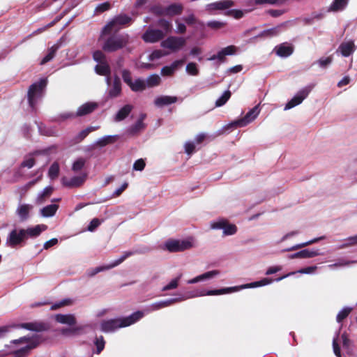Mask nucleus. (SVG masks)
<instances>
[{"label":"nucleus","instance_id":"nucleus-53","mask_svg":"<svg viewBox=\"0 0 357 357\" xmlns=\"http://www.w3.org/2000/svg\"><path fill=\"white\" fill-rule=\"evenodd\" d=\"M167 54V53H165L160 50H155L149 55V61H154L155 59H160Z\"/></svg>","mask_w":357,"mask_h":357},{"label":"nucleus","instance_id":"nucleus-49","mask_svg":"<svg viewBox=\"0 0 357 357\" xmlns=\"http://www.w3.org/2000/svg\"><path fill=\"white\" fill-rule=\"evenodd\" d=\"M59 173V166L56 162H54L49 169V176L50 178L54 179L56 178Z\"/></svg>","mask_w":357,"mask_h":357},{"label":"nucleus","instance_id":"nucleus-48","mask_svg":"<svg viewBox=\"0 0 357 357\" xmlns=\"http://www.w3.org/2000/svg\"><path fill=\"white\" fill-rule=\"evenodd\" d=\"M231 96V92L226 91L224 93L216 100L215 106L220 107L225 105Z\"/></svg>","mask_w":357,"mask_h":357},{"label":"nucleus","instance_id":"nucleus-61","mask_svg":"<svg viewBox=\"0 0 357 357\" xmlns=\"http://www.w3.org/2000/svg\"><path fill=\"white\" fill-rule=\"evenodd\" d=\"M100 225V220L98 218L93 219L88 226V230L93 231Z\"/></svg>","mask_w":357,"mask_h":357},{"label":"nucleus","instance_id":"nucleus-17","mask_svg":"<svg viewBox=\"0 0 357 357\" xmlns=\"http://www.w3.org/2000/svg\"><path fill=\"white\" fill-rule=\"evenodd\" d=\"M132 253L131 252H127L122 257H121L119 259L115 260L114 261L112 262L111 264H109L108 265H106V266L96 267V268L92 269L89 273V274L91 276H93V275H95L96 274H97L98 273H99L100 271H105V270H109V269L113 268L117 266L118 265H119L120 264H121L126 258H128V257L132 255Z\"/></svg>","mask_w":357,"mask_h":357},{"label":"nucleus","instance_id":"nucleus-59","mask_svg":"<svg viewBox=\"0 0 357 357\" xmlns=\"http://www.w3.org/2000/svg\"><path fill=\"white\" fill-rule=\"evenodd\" d=\"M145 167V162L143 159L136 160L133 165V169L136 171H142Z\"/></svg>","mask_w":357,"mask_h":357},{"label":"nucleus","instance_id":"nucleus-64","mask_svg":"<svg viewBox=\"0 0 357 357\" xmlns=\"http://www.w3.org/2000/svg\"><path fill=\"white\" fill-rule=\"evenodd\" d=\"M227 15L234 17L236 19L241 18L243 15V13L241 10H232L227 13Z\"/></svg>","mask_w":357,"mask_h":357},{"label":"nucleus","instance_id":"nucleus-30","mask_svg":"<svg viewBox=\"0 0 357 357\" xmlns=\"http://www.w3.org/2000/svg\"><path fill=\"white\" fill-rule=\"evenodd\" d=\"M32 206L29 204L20 205L19 207L17 208V213L20 219L22 220H26L28 218L29 213L32 209Z\"/></svg>","mask_w":357,"mask_h":357},{"label":"nucleus","instance_id":"nucleus-45","mask_svg":"<svg viewBox=\"0 0 357 357\" xmlns=\"http://www.w3.org/2000/svg\"><path fill=\"white\" fill-rule=\"evenodd\" d=\"M182 274H180L176 278L172 279L167 284L163 287L162 290L165 291L176 289L178 286Z\"/></svg>","mask_w":357,"mask_h":357},{"label":"nucleus","instance_id":"nucleus-54","mask_svg":"<svg viewBox=\"0 0 357 357\" xmlns=\"http://www.w3.org/2000/svg\"><path fill=\"white\" fill-rule=\"evenodd\" d=\"M93 59L100 63L102 62H107L105 54L101 51H96L93 55Z\"/></svg>","mask_w":357,"mask_h":357},{"label":"nucleus","instance_id":"nucleus-9","mask_svg":"<svg viewBox=\"0 0 357 357\" xmlns=\"http://www.w3.org/2000/svg\"><path fill=\"white\" fill-rule=\"evenodd\" d=\"M210 227L212 229H222L223 236H232L237 232V227L225 219H218L211 222Z\"/></svg>","mask_w":357,"mask_h":357},{"label":"nucleus","instance_id":"nucleus-38","mask_svg":"<svg viewBox=\"0 0 357 357\" xmlns=\"http://www.w3.org/2000/svg\"><path fill=\"white\" fill-rule=\"evenodd\" d=\"M58 49H59V45H54L52 47H51L48 50V52H47V54H46V56L41 60L40 64L44 65L46 63H47L48 61H51L54 58L55 53Z\"/></svg>","mask_w":357,"mask_h":357},{"label":"nucleus","instance_id":"nucleus-41","mask_svg":"<svg viewBox=\"0 0 357 357\" xmlns=\"http://www.w3.org/2000/svg\"><path fill=\"white\" fill-rule=\"evenodd\" d=\"M53 192V188L52 187H50V186H48V187H46L43 190V192H41L40 193L38 194V197H37V199H36V202L38 203V204H41L43 202V201L49 197L51 194Z\"/></svg>","mask_w":357,"mask_h":357},{"label":"nucleus","instance_id":"nucleus-11","mask_svg":"<svg viewBox=\"0 0 357 357\" xmlns=\"http://www.w3.org/2000/svg\"><path fill=\"white\" fill-rule=\"evenodd\" d=\"M165 36V33L160 29L148 28L142 36L145 43H155L161 40Z\"/></svg>","mask_w":357,"mask_h":357},{"label":"nucleus","instance_id":"nucleus-7","mask_svg":"<svg viewBox=\"0 0 357 357\" xmlns=\"http://www.w3.org/2000/svg\"><path fill=\"white\" fill-rule=\"evenodd\" d=\"M185 45L186 38L178 36H169L160 43L162 47L169 50L172 52H177L181 50Z\"/></svg>","mask_w":357,"mask_h":357},{"label":"nucleus","instance_id":"nucleus-57","mask_svg":"<svg viewBox=\"0 0 357 357\" xmlns=\"http://www.w3.org/2000/svg\"><path fill=\"white\" fill-rule=\"evenodd\" d=\"M71 303V301L68 299H64L61 301H59L58 303H56L55 304L52 305L50 307L52 310H57L60 307H62L63 306L70 305Z\"/></svg>","mask_w":357,"mask_h":357},{"label":"nucleus","instance_id":"nucleus-63","mask_svg":"<svg viewBox=\"0 0 357 357\" xmlns=\"http://www.w3.org/2000/svg\"><path fill=\"white\" fill-rule=\"evenodd\" d=\"M225 24L219 21H211L207 23V26L213 29H220L224 26Z\"/></svg>","mask_w":357,"mask_h":357},{"label":"nucleus","instance_id":"nucleus-52","mask_svg":"<svg viewBox=\"0 0 357 357\" xmlns=\"http://www.w3.org/2000/svg\"><path fill=\"white\" fill-rule=\"evenodd\" d=\"M356 261H347V260L342 259L337 263L328 265V268L331 269H333L336 267H342V266H349V265L356 263Z\"/></svg>","mask_w":357,"mask_h":357},{"label":"nucleus","instance_id":"nucleus-32","mask_svg":"<svg viewBox=\"0 0 357 357\" xmlns=\"http://www.w3.org/2000/svg\"><path fill=\"white\" fill-rule=\"evenodd\" d=\"M95 70L97 74L106 76V78L109 77V75L110 73V68L107 62H102L100 63H98L95 67Z\"/></svg>","mask_w":357,"mask_h":357},{"label":"nucleus","instance_id":"nucleus-23","mask_svg":"<svg viewBox=\"0 0 357 357\" xmlns=\"http://www.w3.org/2000/svg\"><path fill=\"white\" fill-rule=\"evenodd\" d=\"M177 101L176 96H161L157 97L154 100V104L158 107H162L175 103Z\"/></svg>","mask_w":357,"mask_h":357},{"label":"nucleus","instance_id":"nucleus-58","mask_svg":"<svg viewBox=\"0 0 357 357\" xmlns=\"http://www.w3.org/2000/svg\"><path fill=\"white\" fill-rule=\"evenodd\" d=\"M144 128V124L142 121V119H140L136 122V123L130 128V132L132 133H135Z\"/></svg>","mask_w":357,"mask_h":357},{"label":"nucleus","instance_id":"nucleus-29","mask_svg":"<svg viewBox=\"0 0 357 357\" xmlns=\"http://www.w3.org/2000/svg\"><path fill=\"white\" fill-rule=\"evenodd\" d=\"M132 107L130 105H126L123 107L115 115L114 121L118 122L126 119L128 114L130 113Z\"/></svg>","mask_w":357,"mask_h":357},{"label":"nucleus","instance_id":"nucleus-12","mask_svg":"<svg viewBox=\"0 0 357 357\" xmlns=\"http://www.w3.org/2000/svg\"><path fill=\"white\" fill-rule=\"evenodd\" d=\"M259 113L260 109L258 105L251 109L244 117L235 121L233 124L238 127L246 126L248 124L252 122L258 116Z\"/></svg>","mask_w":357,"mask_h":357},{"label":"nucleus","instance_id":"nucleus-60","mask_svg":"<svg viewBox=\"0 0 357 357\" xmlns=\"http://www.w3.org/2000/svg\"><path fill=\"white\" fill-rule=\"evenodd\" d=\"M333 61V57L331 56H328L326 58H321L318 61V63L320 67L325 68L329 64L331 63Z\"/></svg>","mask_w":357,"mask_h":357},{"label":"nucleus","instance_id":"nucleus-18","mask_svg":"<svg viewBox=\"0 0 357 357\" xmlns=\"http://www.w3.org/2000/svg\"><path fill=\"white\" fill-rule=\"evenodd\" d=\"M236 51H237L236 47H235L234 45H230V46H228L227 47L222 49L220 52H218V53L217 54L213 55L208 59L209 61H213V60L218 59L220 63H223L226 60V59H225L226 56L235 54Z\"/></svg>","mask_w":357,"mask_h":357},{"label":"nucleus","instance_id":"nucleus-39","mask_svg":"<svg viewBox=\"0 0 357 357\" xmlns=\"http://www.w3.org/2000/svg\"><path fill=\"white\" fill-rule=\"evenodd\" d=\"M357 245V234L350 236L344 240L343 243L338 246V249H344Z\"/></svg>","mask_w":357,"mask_h":357},{"label":"nucleus","instance_id":"nucleus-15","mask_svg":"<svg viewBox=\"0 0 357 357\" xmlns=\"http://www.w3.org/2000/svg\"><path fill=\"white\" fill-rule=\"evenodd\" d=\"M87 174L83 173L79 176H73L72 178L63 177L61 179L62 184L68 188H78L81 186L86 181Z\"/></svg>","mask_w":357,"mask_h":357},{"label":"nucleus","instance_id":"nucleus-2","mask_svg":"<svg viewBox=\"0 0 357 357\" xmlns=\"http://www.w3.org/2000/svg\"><path fill=\"white\" fill-rule=\"evenodd\" d=\"M144 315V312L137 311L124 318L104 321L100 324L101 331L105 333H110L118 328L130 326L142 319Z\"/></svg>","mask_w":357,"mask_h":357},{"label":"nucleus","instance_id":"nucleus-28","mask_svg":"<svg viewBox=\"0 0 357 357\" xmlns=\"http://www.w3.org/2000/svg\"><path fill=\"white\" fill-rule=\"evenodd\" d=\"M55 320L63 324L73 326L76 324V318L73 314H58L54 316Z\"/></svg>","mask_w":357,"mask_h":357},{"label":"nucleus","instance_id":"nucleus-36","mask_svg":"<svg viewBox=\"0 0 357 357\" xmlns=\"http://www.w3.org/2000/svg\"><path fill=\"white\" fill-rule=\"evenodd\" d=\"M117 137L115 135H107L98 139L96 144L100 146H105L109 144H112L116 141Z\"/></svg>","mask_w":357,"mask_h":357},{"label":"nucleus","instance_id":"nucleus-4","mask_svg":"<svg viewBox=\"0 0 357 357\" xmlns=\"http://www.w3.org/2000/svg\"><path fill=\"white\" fill-rule=\"evenodd\" d=\"M165 247L171 252H183L195 247V241L192 237L185 239H169L165 242Z\"/></svg>","mask_w":357,"mask_h":357},{"label":"nucleus","instance_id":"nucleus-44","mask_svg":"<svg viewBox=\"0 0 357 357\" xmlns=\"http://www.w3.org/2000/svg\"><path fill=\"white\" fill-rule=\"evenodd\" d=\"M299 254L301 259L312 258L320 255L318 250L308 249L300 251Z\"/></svg>","mask_w":357,"mask_h":357},{"label":"nucleus","instance_id":"nucleus-6","mask_svg":"<svg viewBox=\"0 0 357 357\" xmlns=\"http://www.w3.org/2000/svg\"><path fill=\"white\" fill-rule=\"evenodd\" d=\"M46 85L47 79H42L30 86L28 91V100L29 105L32 108L34 107L37 100L43 96Z\"/></svg>","mask_w":357,"mask_h":357},{"label":"nucleus","instance_id":"nucleus-35","mask_svg":"<svg viewBox=\"0 0 357 357\" xmlns=\"http://www.w3.org/2000/svg\"><path fill=\"white\" fill-rule=\"evenodd\" d=\"M146 87H154L158 86L160 84L161 79L158 75L153 74L150 75L146 80Z\"/></svg>","mask_w":357,"mask_h":357},{"label":"nucleus","instance_id":"nucleus-62","mask_svg":"<svg viewBox=\"0 0 357 357\" xmlns=\"http://www.w3.org/2000/svg\"><path fill=\"white\" fill-rule=\"evenodd\" d=\"M110 8V4L108 2H105L99 4L97 7L96 10L98 13H102L105 10H109Z\"/></svg>","mask_w":357,"mask_h":357},{"label":"nucleus","instance_id":"nucleus-40","mask_svg":"<svg viewBox=\"0 0 357 357\" xmlns=\"http://www.w3.org/2000/svg\"><path fill=\"white\" fill-rule=\"evenodd\" d=\"M348 0H335L330 7L331 11H340L343 10L347 5Z\"/></svg>","mask_w":357,"mask_h":357},{"label":"nucleus","instance_id":"nucleus-42","mask_svg":"<svg viewBox=\"0 0 357 357\" xmlns=\"http://www.w3.org/2000/svg\"><path fill=\"white\" fill-rule=\"evenodd\" d=\"M157 25L162 28L161 31L165 33V36L172 31V26L169 21L161 19L157 22Z\"/></svg>","mask_w":357,"mask_h":357},{"label":"nucleus","instance_id":"nucleus-10","mask_svg":"<svg viewBox=\"0 0 357 357\" xmlns=\"http://www.w3.org/2000/svg\"><path fill=\"white\" fill-rule=\"evenodd\" d=\"M122 77L123 81L130 87L133 91H142L146 89L145 80L137 79L133 81L129 71L123 70L122 73Z\"/></svg>","mask_w":357,"mask_h":357},{"label":"nucleus","instance_id":"nucleus-56","mask_svg":"<svg viewBox=\"0 0 357 357\" xmlns=\"http://www.w3.org/2000/svg\"><path fill=\"white\" fill-rule=\"evenodd\" d=\"M184 147L185 153L190 155L195 151V143L192 142H187L185 144Z\"/></svg>","mask_w":357,"mask_h":357},{"label":"nucleus","instance_id":"nucleus-25","mask_svg":"<svg viewBox=\"0 0 357 357\" xmlns=\"http://www.w3.org/2000/svg\"><path fill=\"white\" fill-rule=\"evenodd\" d=\"M185 59L177 60L174 61L170 66H165L161 70V75L162 76H170L174 73L178 68L181 66Z\"/></svg>","mask_w":357,"mask_h":357},{"label":"nucleus","instance_id":"nucleus-21","mask_svg":"<svg viewBox=\"0 0 357 357\" xmlns=\"http://www.w3.org/2000/svg\"><path fill=\"white\" fill-rule=\"evenodd\" d=\"M234 5L231 0H221L209 3L206 6V10L211 12L215 10H223L231 8Z\"/></svg>","mask_w":357,"mask_h":357},{"label":"nucleus","instance_id":"nucleus-31","mask_svg":"<svg viewBox=\"0 0 357 357\" xmlns=\"http://www.w3.org/2000/svg\"><path fill=\"white\" fill-rule=\"evenodd\" d=\"M317 269V266H308V267H306L304 268H301V269L298 270L297 272H291L285 275H283V276L276 279V281H280L287 277L294 275L296 273H303V274H312V273H315Z\"/></svg>","mask_w":357,"mask_h":357},{"label":"nucleus","instance_id":"nucleus-8","mask_svg":"<svg viewBox=\"0 0 357 357\" xmlns=\"http://www.w3.org/2000/svg\"><path fill=\"white\" fill-rule=\"evenodd\" d=\"M131 18L127 15H119L107 24L102 31V36L110 35L117 32L123 25L130 22Z\"/></svg>","mask_w":357,"mask_h":357},{"label":"nucleus","instance_id":"nucleus-46","mask_svg":"<svg viewBox=\"0 0 357 357\" xmlns=\"http://www.w3.org/2000/svg\"><path fill=\"white\" fill-rule=\"evenodd\" d=\"M186 73L192 76H197L199 74L197 65L194 62L188 63L185 68Z\"/></svg>","mask_w":357,"mask_h":357},{"label":"nucleus","instance_id":"nucleus-22","mask_svg":"<svg viewBox=\"0 0 357 357\" xmlns=\"http://www.w3.org/2000/svg\"><path fill=\"white\" fill-rule=\"evenodd\" d=\"M275 54L280 57H287L290 56L294 52V47L292 45L284 43L274 48Z\"/></svg>","mask_w":357,"mask_h":357},{"label":"nucleus","instance_id":"nucleus-47","mask_svg":"<svg viewBox=\"0 0 357 357\" xmlns=\"http://www.w3.org/2000/svg\"><path fill=\"white\" fill-rule=\"evenodd\" d=\"M352 311L351 307H345L341 310L337 315L336 319L338 323L344 319Z\"/></svg>","mask_w":357,"mask_h":357},{"label":"nucleus","instance_id":"nucleus-16","mask_svg":"<svg viewBox=\"0 0 357 357\" xmlns=\"http://www.w3.org/2000/svg\"><path fill=\"white\" fill-rule=\"evenodd\" d=\"M26 239L24 229H14L8 235L6 244L10 247H15Z\"/></svg>","mask_w":357,"mask_h":357},{"label":"nucleus","instance_id":"nucleus-55","mask_svg":"<svg viewBox=\"0 0 357 357\" xmlns=\"http://www.w3.org/2000/svg\"><path fill=\"white\" fill-rule=\"evenodd\" d=\"M338 336H339V333H337L336 334V336L334 337V338H333V351H334L335 354L337 357H340L341 356L340 349V347L338 346V344H337Z\"/></svg>","mask_w":357,"mask_h":357},{"label":"nucleus","instance_id":"nucleus-5","mask_svg":"<svg viewBox=\"0 0 357 357\" xmlns=\"http://www.w3.org/2000/svg\"><path fill=\"white\" fill-rule=\"evenodd\" d=\"M128 40V35L112 36L105 40L102 49L107 52H114L126 46Z\"/></svg>","mask_w":357,"mask_h":357},{"label":"nucleus","instance_id":"nucleus-50","mask_svg":"<svg viewBox=\"0 0 357 357\" xmlns=\"http://www.w3.org/2000/svg\"><path fill=\"white\" fill-rule=\"evenodd\" d=\"M97 128L90 127L81 131L77 136V142H81L91 132L96 130Z\"/></svg>","mask_w":357,"mask_h":357},{"label":"nucleus","instance_id":"nucleus-13","mask_svg":"<svg viewBox=\"0 0 357 357\" xmlns=\"http://www.w3.org/2000/svg\"><path fill=\"white\" fill-rule=\"evenodd\" d=\"M311 91L310 87H305L301 91H299L292 98L284 107V110L290 109L296 105H300L304 99L307 98L309 93Z\"/></svg>","mask_w":357,"mask_h":357},{"label":"nucleus","instance_id":"nucleus-20","mask_svg":"<svg viewBox=\"0 0 357 357\" xmlns=\"http://www.w3.org/2000/svg\"><path fill=\"white\" fill-rule=\"evenodd\" d=\"M98 107V103L95 102H89L82 105L77 110L75 114H71L70 116H82L93 112Z\"/></svg>","mask_w":357,"mask_h":357},{"label":"nucleus","instance_id":"nucleus-3","mask_svg":"<svg viewBox=\"0 0 357 357\" xmlns=\"http://www.w3.org/2000/svg\"><path fill=\"white\" fill-rule=\"evenodd\" d=\"M37 340L33 337L24 336L10 342L8 346L10 353L15 357H25L29 352L37 346Z\"/></svg>","mask_w":357,"mask_h":357},{"label":"nucleus","instance_id":"nucleus-1","mask_svg":"<svg viewBox=\"0 0 357 357\" xmlns=\"http://www.w3.org/2000/svg\"><path fill=\"white\" fill-rule=\"evenodd\" d=\"M272 282H273V280H271V279L264 278L260 281H257V282L243 284L241 286L225 287V288H222L220 289L208 290L207 291H200L195 294H189L188 296H181L178 298H170V299H167L165 301H162L154 303L149 307L147 312L158 310L170 306L174 303L185 301L186 299H188V298H195V297H197V296H217V295L230 294V293L238 291L243 289L255 288V287H258L265 286V285L271 284Z\"/></svg>","mask_w":357,"mask_h":357},{"label":"nucleus","instance_id":"nucleus-27","mask_svg":"<svg viewBox=\"0 0 357 357\" xmlns=\"http://www.w3.org/2000/svg\"><path fill=\"white\" fill-rule=\"evenodd\" d=\"M47 229V226L45 225H38L34 227H29L24 229L26 238L27 237L34 238L40 234L43 231Z\"/></svg>","mask_w":357,"mask_h":357},{"label":"nucleus","instance_id":"nucleus-51","mask_svg":"<svg viewBox=\"0 0 357 357\" xmlns=\"http://www.w3.org/2000/svg\"><path fill=\"white\" fill-rule=\"evenodd\" d=\"M105 340L102 336H100L99 337H96L95 340V344L96 346V353L98 354H100L105 347Z\"/></svg>","mask_w":357,"mask_h":357},{"label":"nucleus","instance_id":"nucleus-43","mask_svg":"<svg viewBox=\"0 0 357 357\" xmlns=\"http://www.w3.org/2000/svg\"><path fill=\"white\" fill-rule=\"evenodd\" d=\"M86 160L84 158H77L73 162L72 170L74 172H77L82 170L86 164Z\"/></svg>","mask_w":357,"mask_h":357},{"label":"nucleus","instance_id":"nucleus-33","mask_svg":"<svg viewBox=\"0 0 357 357\" xmlns=\"http://www.w3.org/2000/svg\"><path fill=\"white\" fill-rule=\"evenodd\" d=\"M22 328L34 331H43L47 329V326L43 323L33 322L22 324Z\"/></svg>","mask_w":357,"mask_h":357},{"label":"nucleus","instance_id":"nucleus-26","mask_svg":"<svg viewBox=\"0 0 357 357\" xmlns=\"http://www.w3.org/2000/svg\"><path fill=\"white\" fill-rule=\"evenodd\" d=\"M182 10L183 6L181 4L174 3L159 12V14L162 15L173 16L180 14Z\"/></svg>","mask_w":357,"mask_h":357},{"label":"nucleus","instance_id":"nucleus-24","mask_svg":"<svg viewBox=\"0 0 357 357\" xmlns=\"http://www.w3.org/2000/svg\"><path fill=\"white\" fill-rule=\"evenodd\" d=\"M354 50L355 45L354 41L349 40L341 43L337 52L340 51L344 56H349L353 54Z\"/></svg>","mask_w":357,"mask_h":357},{"label":"nucleus","instance_id":"nucleus-34","mask_svg":"<svg viewBox=\"0 0 357 357\" xmlns=\"http://www.w3.org/2000/svg\"><path fill=\"white\" fill-rule=\"evenodd\" d=\"M324 236H321L319 238H314L312 240H310V241L305 242V243L296 244L289 248L284 250V252H289V251L296 250L303 248L304 247H306L307 245H310L311 244L315 243L318 242L319 241L324 239Z\"/></svg>","mask_w":357,"mask_h":357},{"label":"nucleus","instance_id":"nucleus-19","mask_svg":"<svg viewBox=\"0 0 357 357\" xmlns=\"http://www.w3.org/2000/svg\"><path fill=\"white\" fill-rule=\"evenodd\" d=\"M220 273V272L218 270L207 271L188 280L187 283L189 284H192L202 281L211 280L218 276Z\"/></svg>","mask_w":357,"mask_h":357},{"label":"nucleus","instance_id":"nucleus-14","mask_svg":"<svg viewBox=\"0 0 357 357\" xmlns=\"http://www.w3.org/2000/svg\"><path fill=\"white\" fill-rule=\"evenodd\" d=\"M108 86V94L109 97L114 98L118 96L121 91V84L120 79L115 76L113 79L110 77L106 78Z\"/></svg>","mask_w":357,"mask_h":357},{"label":"nucleus","instance_id":"nucleus-37","mask_svg":"<svg viewBox=\"0 0 357 357\" xmlns=\"http://www.w3.org/2000/svg\"><path fill=\"white\" fill-rule=\"evenodd\" d=\"M58 209V205L50 204L41 209V213L44 217L53 216Z\"/></svg>","mask_w":357,"mask_h":357}]
</instances>
